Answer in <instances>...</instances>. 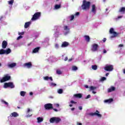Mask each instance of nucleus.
I'll list each match as a JSON object with an SVG mask.
<instances>
[{
	"instance_id": "obj_41",
	"label": "nucleus",
	"mask_w": 125,
	"mask_h": 125,
	"mask_svg": "<svg viewBox=\"0 0 125 125\" xmlns=\"http://www.w3.org/2000/svg\"><path fill=\"white\" fill-rule=\"evenodd\" d=\"M31 116H33L32 114H28V115H26V118H30V117H31Z\"/></svg>"
},
{
	"instance_id": "obj_61",
	"label": "nucleus",
	"mask_w": 125,
	"mask_h": 125,
	"mask_svg": "<svg viewBox=\"0 0 125 125\" xmlns=\"http://www.w3.org/2000/svg\"><path fill=\"white\" fill-rule=\"evenodd\" d=\"M77 125H82V124L81 123H77Z\"/></svg>"
},
{
	"instance_id": "obj_11",
	"label": "nucleus",
	"mask_w": 125,
	"mask_h": 125,
	"mask_svg": "<svg viewBox=\"0 0 125 125\" xmlns=\"http://www.w3.org/2000/svg\"><path fill=\"white\" fill-rule=\"evenodd\" d=\"M32 62H28L27 63H25L24 64V66L27 67V68H28V69H30V68H32Z\"/></svg>"
},
{
	"instance_id": "obj_55",
	"label": "nucleus",
	"mask_w": 125,
	"mask_h": 125,
	"mask_svg": "<svg viewBox=\"0 0 125 125\" xmlns=\"http://www.w3.org/2000/svg\"><path fill=\"white\" fill-rule=\"evenodd\" d=\"M49 98H50V99H53V96H50L49 97Z\"/></svg>"
},
{
	"instance_id": "obj_23",
	"label": "nucleus",
	"mask_w": 125,
	"mask_h": 125,
	"mask_svg": "<svg viewBox=\"0 0 125 125\" xmlns=\"http://www.w3.org/2000/svg\"><path fill=\"white\" fill-rule=\"evenodd\" d=\"M37 123H42V122H43V118L42 117H38L37 118Z\"/></svg>"
},
{
	"instance_id": "obj_46",
	"label": "nucleus",
	"mask_w": 125,
	"mask_h": 125,
	"mask_svg": "<svg viewBox=\"0 0 125 125\" xmlns=\"http://www.w3.org/2000/svg\"><path fill=\"white\" fill-rule=\"evenodd\" d=\"M22 38H23V36H19L18 37V38H17V40H20V39H22Z\"/></svg>"
},
{
	"instance_id": "obj_39",
	"label": "nucleus",
	"mask_w": 125,
	"mask_h": 125,
	"mask_svg": "<svg viewBox=\"0 0 125 125\" xmlns=\"http://www.w3.org/2000/svg\"><path fill=\"white\" fill-rule=\"evenodd\" d=\"M101 82H104V81H106V77H103L101 79Z\"/></svg>"
},
{
	"instance_id": "obj_60",
	"label": "nucleus",
	"mask_w": 125,
	"mask_h": 125,
	"mask_svg": "<svg viewBox=\"0 0 125 125\" xmlns=\"http://www.w3.org/2000/svg\"><path fill=\"white\" fill-rule=\"evenodd\" d=\"M3 18V17H0V21H1V20H2Z\"/></svg>"
},
{
	"instance_id": "obj_63",
	"label": "nucleus",
	"mask_w": 125,
	"mask_h": 125,
	"mask_svg": "<svg viewBox=\"0 0 125 125\" xmlns=\"http://www.w3.org/2000/svg\"><path fill=\"white\" fill-rule=\"evenodd\" d=\"M92 93H93V94H95V93H96V92L93 91Z\"/></svg>"
},
{
	"instance_id": "obj_4",
	"label": "nucleus",
	"mask_w": 125,
	"mask_h": 125,
	"mask_svg": "<svg viewBox=\"0 0 125 125\" xmlns=\"http://www.w3.org/2000/svg\"><path fill=\"white\" fill-rule=\"evenodd\" d=\"M109 33L113 35L110 37L111 39H114V38H116V37H117L118 35H119V33L115 32L113 28L110 29Z\"/></svg>"
},
{
	"instance_id": "obj_62",
	"label": "nucleus",
	"mask_w": 125,
	"mask_h": 125,
	"mask_svg": "<svg viewBox=\"0 0 125 125\" xmlns=\"http://www.w3.org/2000/svg\"><path fill=\"white\" fill-rule=\"evenodd\" d=\"M30 95H33V92H31L30 93H29Z\"/></svg>"
},
{
	"instance_id": "obj_3",
	"label": "nucleus",
	"mask_w": 125,
	"mask_h": 125,
	"mask_svg": "<svg viewBox=\"0 0 125 125\" xmlns=\"http://www.w3.org/2000/svg\"><path fill=\"white\" fill-rule=\"evenodd\" d=\"M3 87L4 88H7V87L14 88V87H15V85H14V84H13V83L12 82L5 83H4Z\"/></svg>"
},
{
	"instance_id": "obj_49",
	"label": "nucleus",
	"mask_w": 125,
	"mask_h": 125,
	"mask_svg": "<svg viewBox=\"0 0 125 125\" xmlns=\"http://www.w3.org/2000/svg\"><path fill=\"white\" fill-rule=\"evenodd\" d=\"M51 85L53 86H56V84L55 83H51Z\"/></svg>"
},
{
	"instance_id": "obj_9",
	"label": "nucleus",
	"mask_w": 125,
	"mask_h": 125,
	"mask_svg": "<svg viewBox=\"0 0 125 125\" xmlns=\"http://www.w3.org/2000/svg\"><path fill=\"white\" fill-rule=\"evenodd\" d=\"M46 110H51L53 109V105L52 104H46L44 105Z\"/></svg>"
},
{
	"instance_id": "obj_19",
	"label": "nucleus",
	"mask_w": 125,
	"mask_h": 125,
	"mask_svg": "<svg viewBox=\"0 0 125 125\" xmlns=\"http://www.w3.org/2000/svg\"><path fill=\"white\" fill-rule=\"evenodd\" d=\"M43 80H44V81H48V80H50V81H51V82H52V81H53V79H52V77H48V76H45L43 77Z\"/></svg>"
},
{
	"instance_id": "obj_29",
	"label": "nucleus",
	"mask_w": 125,
	"mask_h": 125,
	"mask_svg": "<svg viewBox=\"0 0 125 125\" xmlns=\"http://www.w3.org/2000/svg\"><path fill=\"white\" fill-rule=\"evenodd\" d=\"M61 7V5L56 4L55 6V8L56 9H59V8H60Z\"/></svg>"
},
{
	"instance_id": "obj_7",
	"label": "nucleus",
	"mask_w": 125,
	"mask_h": 125,
	"mask_svg": "<svg viewBox=\"0 0 125 125\" xmlns=\"http://www.w3.org/2000/svg\"><path fill=\"white\" fill-rule=\"evenodd\" d=\"M41 16V12H36L34 14V15L33 16L31 20L32 21H35V20H37L40 18V17Z\"/></svg>"
},
{
	"instance_id": "obj_33",
	"label": "nucleus",
	"mask_w": 125,
	"mask_h": 125,
	"mask_svg": "<svg viewBox=\"0 0 125 125\" xmlns=\"http://www.w3.org/2000/svg\"><path fill=\"white\" fill-rule=\"evenodd\" d=\"M72 69L73 70V71H77V70H78V67L76 66H73L72 67Z\"/></svg>"
},
{
	"instance_id": "obj_6",
	"label": "nucleus",
	"mask_w": 125,
	"mask_h": 125,
	"mask_svg": "<svg viewBox=\"0 0 125 125\" xmlns=\"http://www.w3.org/2000/svg\"><path fill=\"white\" fill-rule=\"evenodd\" d=\"M104 70L107 72H112L114 70V66L113 65H106L104 67Z\"/></svg>"
},
{
	"instance_id": "obj_22",
	"label": "nucleus",
	"mask_w": 125,
	"mask_h": 125,
	"mask_svg": "<svg viewBox=\"0 0 125 125\" xmlns=\"http://www.w3.org/2000/svg\"><path fill=\"white\" fill-rule=\"evenodd\" d=\"M30 25H31V22L28 21V22H25L24 24V28L25 29H27V28L30 26Z\"/></svg>"
},
{
	"instance_id": "obj_13",
	"label": "nucleus",
	"mask_w": 125,
	"mask_h": 125,
	"mask_svg": "<svg viewBox=\"0 0 125 125\" xmlns=\"http://www.w3.org/2000/svg\"><path fill=\"white\" fill-rule=\"evenodd\" d=\"M40 49H41V47H37L32 50V53H37V52H39L40 51Z\"/></svg>"
},
{
	"instance_id": "obj_31",
	"label": "nucleus",
	"mask_w": 125,
	"mask_h": 125,
	"mask_svg": "<svg viewBox=\"0 0 125 125\" xmlns=\"http://www.w3.org/2000/svg\"><path fill=\"white\" fill-rule=\"evenodd\" d=\"M58 93H59V94H62V93H63V89H59V90H58Z\"/></svg>"
},
{
	"instance_id": "obj_21",
	"label": "nucleus",
	"mask_w": 125,
	"mask_h": 125,
	"mask_svg": "<svg viewBox=\"0 0 125 125\" xmlns=\"http://www.w3.org/2000/svg\"><path fill=\"white\" fill-rule=\"evenodd\" d=\"M84 38H85V40L87 42H90V38L89 37V36H88L87 35H85L84 36Z\"/></svg>"
},
{
	"instance_id": "obj_10",
	"label": "nucleus",
	"mask_w": 125,
	"mask_h": 125,
	"mask_svg": "<svg viewBox=\"0 0 125 125\" xmlns=\"http://www.w3.org/2000/svg\"><path fill=\"white\" fill-rule=\"evenodd\" d=\"M100 112L98 110H96V112L95 113H90L89 115L90 116H92V117L94 116H97V117H99V118H101L102 117V115L100 114H99Z\"/></svg>"
},
{
	"instance_id": "obj_2",
	"label": "nucleus",
	"mask_w": 125,
	"mask_h": 125,
	"mask_svg": "<svg viewBox=\"0 0 125 125\" xmlns=\"http://www.w3.org/2000/svg\"><path fill=\"white\" fill-rule=\"evenodd\" d=\"M61 122V118L57 117H54L50 119V123L51 124H59V122Z\"/></svg>"
},
{
	"instance_id": "obj_17",
	"label": "nucleus",
	"mask_w": 125,
	"mask_h": 125,
	"mask_svg": "<svg viewBox=\"0 0 125 125\" xmlns=\"http://www.w3.org/2000/svg\"><path fill=\"white\" fill-rule=\"evenodd\" d=\"M16 66V63L13 62L7 64L8 68H14Z\"/></svg>"
},
{
	"instance_id": "obj_50",
	"label": "nucleus",
	"mask_w": 125,
	"mask_h": 125,
	"mask_svg": "<svg viewBox=\"0 0 125 125\" xmlns=\"http://www.w3.org/2000/svg\"><path fill=\"white\" fill-rule=\"evenodd\" d=\"M53 109L54 110V111H55V112H58V110L56 108H53Z\"/></svg>"
},
{
	"instance_id": "obj_20",
	"label": "nucleus",
	"mask_w": 125,
	"mask_h": 125,
	"mask_svg": "<svg viewBox=\"0 0 125 125\" xmlns=\"http://www.w3.org/2000/svg\"><path fill=\"white\" fill-rule=\"evenodd\" d=\"M74 97H76V98H82L83 97V95L81 93L76 94L74 95Z\"/></svg>"
},
{
	"instance_id": "obj_59",
	"label": "nucleus",
	"mask_w": 125,
	"mask_h": 125,
	"mask_svg": "<svg viewBox=\"0 0 125 125\" xmlns=\"http://www.w3.org/2000/svg\"><path fill=\"white\" fill-rule=\"evenodd\" d=\"M85 88H88V85H85Z\"/></svg>"
},
{
	"instance_id": "obj_52",
	"label": "nucleus",
	"mask_w": 125,
	"mask_h": 125,
	"mask_svg": "<svg viewBox=\"0 0 125 125\" xmlns=\"http://www.w3.org/2000/svg\"><path fill=\"white\" fill-rule=\"evenodd\" d=\"M79 110H83V107L82 106H79Z\"/></svg>"
},
{
	"instance_id": "obj_18",
	"label": "nucleus",
	"mask_w": 125,
	"mask_h": 125,
	"mask_svg": "<svg viewBox=\"0 0 125 125\" xmlns=\"http://www.w3.org/2000/svg\"><path fill=\"white\" fill-rule=\"evenodd\" d=\"M116 90V88L114 86H111L110 88L108 89L107 92L110 93L112 91H115Z\"/></svg>"
},
{
	"instance_id": "obj_34",
	"label": "nucleus",
	"mask_w": 125,
	"mask_h": 125,
	"mask_svg": "<svg viewBox=\"0 0 125 125\" xmlns=\"http://www.w3.org/2000/svg\"><path fill=\"white\" fill-rule=\"evenodd\" d=\"M1 102H2V103H4V104L7 105V106H8V103L5 102L4 100H1Z\"/></svg>"
},
{
	"instance_id": "obj_24",
	"label": "nucleus",
	"mask_w": 125,
	"mask_h": 125,
	"mask_svg": "<svg viewBox=\"0 0 125 125\" xmlns=\"http://www.w3.org/2000/svg\"><path fill=\"white\" fill-rule=\"evenodd\" d=\"M11 52V49L10 48H8L6 50H5V54H9Z\"/></svg>"
},
{
	"instance_id": "obj_38",
	"label": "nucleus",
	"mask_w": 125,
	"mask_h": 125,
	"mask_svg": "<svg viewBox=\"0 0 125 125\" xmlns=\"http://www.w3.org/2000/svg\"><path fill=\"white\" fill-rule=\"evenodd\" d=\"M90 88L91 90H94V89H96V88H97V87H96L95 86H91L90 87Z\"/></svg>"
},
{
	"instance_id": "obj_56",
	"label": "nucleus",
	"mask_w": 125,
	"mask_h": 125,
	"mask_svg": "<svg viewBox=\"0 0 125 125\" xmlns=\"http://www.w3.org/2000/svg\"><path fill=\"white\" fill-rule=\"evenodd\" d=\"M68 60V57H66L64 59V61H67Z\"/></svg>"
},
{
	"instance_id": "obj_25",
	"label": "nucleus",
	"mask_w": 125,
	"mask_h": 125,
	"mask_svg": "<svg viewBox=\"0 0 125 125\" xmlns=\"http://www.w3.org/2000/svg\"><path fill=\"white\" fill-rule=\"evenodd\" d=\"M113 99H109L108 100H104V102L105 103H111V102H113Z\"/></svg>"
},
{
	"instance_id": "obj_16",
	"label": "nucleus",
	"mask_w": 125,
	"mask_h": 125,
	"mask_svg": "<svg viewBox=\"0 0 125 125\" xmlns=\"http://www.w3.org/2000/svg\"><path fill=\"white\" fill-rule=\"evenodd\" d=\"M91 11L94 13V14H96V6L95 5L93 4L92 5Z\"/></svg>"
},
{
	"instance_id": "obj_58",
	"label": "nucleus",
	"mask_w": 125,
	"mask_h": 125,
	"mask_svg": "<svg viewBox=\"0 0 125 125\" xmlns=\"http://www.w3.org/2000/svg\"><path fill=\"white\" fill-rule=\"evenodd\" d=\"M108 76H109V73H107L105 74V76L106 77H108Z\"/></svg>"
},
{
	"instance_id": "obj_45",
	"label": "nucleus",
	"mask_w": 125,
	"mask_h": 125,
	"mask_svg": "<svg viewBox=\"0 0 125 125\" xmlns=\"http://www.w3.org/2000/svg\"><path fill=\"white\" fill-rule=\"evenodd\" d=\"M55 47L56 48H59V45L58 44H55Z\"/></svg>"
},
{
	"instance_id": "obj_47",
	"label": "nucleus",
	"mask_w": 125,
	"mask_h": 125,
	"mask_svg": "<svg viewBox=\"0 0 125 125\" xmlns=\"http://www.w3.org/2000/svg\"><path fill=\"white\" fill-rule=\"evenodd\" d=\"M74 15L75 16H78V15H80V12H76Z\"/></svg>"
},
{
	"instance_id": "obj_8",
	"label": "nucleus",
	"mask_w": 125,
	"mask_h": 125,
	"mask_svg": "<svg viewBox=\"0 0 125 125\" xmlns=\"http://www.w3.org/2000/svg\"><path fill=\"white\" fill-rule=\"evenodd\" d=\"M98 47H99V46H98V44L96 43H94L92 45V48L91 50L93 51V52H95V51H97L98 50Z\"/></svg>"
},
{
	"instance_id": "obj_5",
	"label": "nucleus",
	"mask_w": 125,
	"mask_h": 125,
	"mask_svg": "<svg viewBox=\"0 0 125 125\" xmlns=\"http://www.w3.org/2000/svg\"><path fill=\"white\" fill-rule=\"evenodd\" d=\"M10 79H11V76H9L8 74H6L0 80V83L7 82V81H9Z\"/></svg>"
},
{
	"instance_id": "obj_53",
	"label": "nucleus",
	"mask_w": 125,
	"mask_h": 125,
	"mask_svg": "<svg viewBox=\"0 0 125 125\" xmlns=\"http://www.w3.org/2000/svg\"><path fill=\"white\" fill-rule=\"evenodd\" d=\"M119 46L120 47H123V46H124V45H123V44H120L119 45Z\"/></svg>"
},
{
	"instance_id": "obj_15",
	"label": "nucleus",
	"mask_w": 125,
	"mask_h": 125,
	"mask_svg": "<svg viewBox=\"0 0 125 125\" xmlns=\"http://www.w3.org/2000/svg\"><path fill=\"white\" fill-rule=\"evenodd\" d=\"M69 44V42H63L62 44L61 47H67Z\"/></svg>"
},
{
	"instance_id": "obj_35",
	"label": "nucleus",
	"mask_w": 125,
	"mask_h": 125,
	"mask_svg": "<svg viewBox=\"0 0 125 125\" xmlns=\"http://www.w3.org/2000/svg\"><path fill=\"white\" fill-rule=\"evenodd\" d=\"M56 73L57 75H61L62 74V72L60 70H57Z\"/></svg>"
},
{
	"instance_id": "obj_54",
	"label": "nucleus",
	"mask_w": 125,
	"mask_h": 125,
	"mask_svg": "<svg viewBox=\"0 0 125 125\" xmlns=\"http://www.w3.org/2000/svg\"><path fill=\"white\" fill-rule=\"evenodd\" d=\"M122 17H123V16H119L118 17V19H121V18H122Z\"/></svg>"
},
{
	"instance_id": "obj_42",
	"label": "nucleus",
	"mask_w": 125,
	"mask_h": 125,
	"mask_svg": "<svg viewBox=\"0 0 125 125\" xmlns=\"http://www.w3.org/2000/svg\"><path fill=\"white\" fill-rule=\"evenodd\" d=\"M70 103H71V104H77V102H74V101H71Z\"/></svg>"
},
{
	"instance_id": "obj_37",
	"label": "nucleus",
	"mask_w": 125,
	"mask_h": 125,
	"mask_svg": "<svg viewBox=\"0 0 125 125\" xmlns=\"http://www.w3.org/2000/svg\"><path fill=\"white\" fill-rule=\"evenodd\" d=\"M29 112H33V110L30 109L29 108H27L26 114H29Z\"/></svg>"
},
{
	"instance_id": "obj_40",
	"label": "nucleus",
	"mask_w": 125,
	"mask_h": 125,
	"mask_svg": "<svg viewBox=\"0 0 125 125\" xmlns=\"http://www.w3.org/2000/svg\"><path fill=\"white\" fill-rule=\"evenodd\" d=\"M74 18H75V16L73 15H71L70 21H72L74 20Z\"/></svg>"
},
{
	"instance_id": "obj_64",
	"label": "nucleus",
	"mask_w": 125,
	"mask_h": 125,
	"mask_svg": "<svg viewBox=\"0 0 125 125\" xmlns=\"http://www.w3.org/2000/svg\"><path fill=\"white\" fill-rule=\"evenodd\" d=\"M123 72L124 74H125V69H123Z\"/></svg>"
},
{
	"instance_id": "obj_26",
	"label": "nucleus",
	"mask_w": 125,
	"mask_h": 125,
	"mask_svg": "<svg viewBox=\"0 0 125 125\" xmlns=\"http://www.w3.org/2000/svg\"><path fill=\"white\" fill-rule=\"evenodd\" d=\"M119 12H123V13H125V7H123L119 11Z\"/></svg>"
},
{
	"instance_id": "obj_1",
	"label": "nucleus",
	"mask_w": 125,
	"mask_h": 125,
	"mask_svg": "<svg viewBox=\"0 0 125 125\" xmlns=\"http://www.w3.org/2000/svg\"><path fill=\"white\" fill-rule=\"evenodd\" d=\"M81 7L82 9H83V10H86V9H89V7H90V2L87 1L85 0H83Z\"/></svg>"
},
{
	"instance_id": "obj_43",
	"label": "nucleus",
	"mask_w": 125,
	"mask_h": 125,
	"mask_svg": "<svg viewBox=\"0 0 125 125\" xmlns=\"http://www.w3.org/2000/svg\"><path fill=\"white\" fill-rule=\"evenodd\" d=\"M90 97H91V96H90V95H88L86 98L85 99H88V98H90Z\"/></svg>"
},
{
	"instance_id": "obj_28",
	"label": "nucleus",
	"mask_w": 125,
	"mask_h": 125,
	"mask_svg": "<svg viewBox=\"0 0 125 125\" xmlns=\"http://www.w3.org/2000/svg\"><path fill=\"white\" fill-rule=\"evenodd\" d=\"M20 94H21V96L24 97V96H25V95L26 94V92L21 91L20 92Z\"/></svg>"
},
{
	"instance_id": "obj_48",
	"label": "nucleus",
	"mask_w": 125,
	"mask_h": 125,
	"mask_svg": "<svg viewBox=\"0 0 125 125\" xmlns=\"http://www.w3.org/2000/svg\"><path fill=\"white\" fill-rule=\"evenodd\" d=\"M19 35H20V36H23V35H24V32H21Z\"/></svg>"
},
{
	"instance_id": "obj_44",
	"label": "nucleus",
	"mask_w": 125,
	"mask_h": 125,
	"mask_svg": "<svg viewBox=\"0 0 125 125\" xmlns=\"http://www.w3.org/2000/svg\"><path fill=\"white\" fill-rule=\"evenodd\" d=\"M54 106H55L57 108H58L59 107V104H54Z\"/></svg>"
},
{
	"instance_id": "obj_27",
	"label": "nucleus",
	"mask_w": 125,
	"mask_h": 125,
	"mask_svg": "<svg viewBox=\"0 0 125 125\" xmlns=\"http://www.w3.org/2000/svg\"><path fill=\"white\" fill-rule=\"evenodd\" d=\"M5 54V50L1 49L0 50V55Z\"/></svg>"
},
{
	"instance_id": "obj_12",
	"label": "nucleus",
	"mask_w": 125,
	"mask_h": 125,
	"mask_svg": "<svg viewBox=\"0 0 125 125\" xmlns=\"http://www.w3.org/2000/svg\"><path fill=\"white\" fill-rule=\"evenodd\" d=\"M7 46V42L5 41H3L2 42V48H3V49H4Z\"/></svg>"
},
{
	"instance_id": "obj_14",
	"label": "nucleus",
	"mask_w": 125,
	"mask_h": 125,
	"mask_svg": "<svg viewBox=\"0 0 125 125\" xmlns=\"http://www.w3.org/2000/svg\"><path fill=\"white\" fill-rule=\"evenodd\" d=\"M18 116H19V114H18V113H17L16 112H14L10 115V117L11 118H12V117L16 118V117H18Z\"/></svg>"
},
{
	"instance_id": "obj_51",
	"label": "nucleus",
	"mask_w": 125,
	"mask_h": 125,
	"mask_svg": "<svg viewBox=\"0 0 125 125\" xmlns=\"http://www.w3.org/2000/svg\"><path fill=\"white\" fill-rule=\"evenodd\" d=\"M106 41H107V39L106 38H104L103 40V42H106Z\"/></svg>"
},
{
	"instance_id": "obj_30",
	"label": "nucleus",
	"mask_w": 125,
	"mask_h": 125,
	"mask_svg": "<svg viewBox=\"0 0 125 125\" xmlns=\"http://www.w3.org/2000/svg\"><path fill=\"white\" fill-rule=\"evenodd\" d=\"M8 4H10V5H12L14 2V0H10V1H8Z\"/></svg>"
},
{
	"instance_id": "obj_32",
	"label": "nucleus",
	"mask_w": 125,
	"mask_h": 125,
	"mask_svg": "<svg viewBox=\"0 0 125 125\" xmlns=\"http://www.w3.org/2000/svg\"><path fill=\"white\" fill-rule=\"evenodd\" d=\"M92 69L94 70H97V65H92Z\"/></svg>"
},
{
	"instance_id": "obj_36",
	"label": "nucleus",
	"mask_w": 125,
	"mask_h": 125,
	"mask_svg": "<svg viewBox=\"0 0 125 125\" xmlns=\"http://www.w3.org/2000/svg\"><path fill=\"white\" fill-rule=\"evenodd\" d=\"M64 30V31H69L70 30V28H69V27H68V26H64L63 27Z\"/></svg>"
},
{
	"instance_id": "obj_57",
	"label": "nucleus",
	"mask_w": 125,
	"mask_h": 125,
	"mask_svg": "<svg viewBox=\"0 0 125 125\" xmlns=\"http://www.w3.org/2000/svg\"><path fill=\"white\" fill-rule=\"evenodd\" d=\"M103 52H104V53H107V50L104 49Z\"/></svg>"
}]
</instances>
